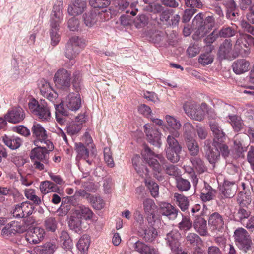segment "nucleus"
<instances>
[{
    "instance_id": "nucleus-33",
    "label": "nucleus",
    "mask_w": 254,
    "mask_h": 254,
    "mask_svg": "<svg viewBox=\"0 0 254 254\" xmlns=\"http://www.w3.org/2000/svg\"><path fill=\"white\" fill-rule=\"evenodd\" d=\"M2 140L6 146L12 150L18 148L22 143L21 138L15 136H5L3 137Z\"/></svg>"
},
{
    "instance_id": "nucleus-25",
    "label": "nucleus",
    "mask_w": 254,
    "mask_h": 254,
    "mask_svg": "<svg viewBox=\"0 0 254 254\" xmlns=\"http://www.w3.org/2000/svg\"><path fill=\"white\" fill-rule=\"evenodd\" d=\"M86 7V2L83 0H77L72 1L68 6L67 10L69 15L76 16L81 14Z\"/></svg>"
},
{
    "instance_id": "nucleus-30",
    "label": "nucleus",
    "mask_w": 254,
    "mask_h": 254,
    "mask_svg": "<svg viewBox=\"0 0 254 254\" xmlns=\"http://www.w3.org/2000/svg\"><path fill=\"white\" fill-rule=\"evenodd\" d=\"M135 251L141 254H158V251L154 247L148 246L138 241L133 244Z\"/></svg>"
},
{
    "instance_id": "nucleus-58",
    "label": "nucleus",
    "mask_w": 254,
    "mask_h": 254,
    "mask_svg": "<svg viewBox=\"0 0 254 254\" xmlns=\"http://www.w3.org/2000/svg\"><path fill=\"white\" fill-rule=\"evenodd\" d=\"M148 23V17L144 14L137 16L134 20L136 28L140 29L146 26Z\"/></svg>"
},
{
    "instance_id": "nucleus-42",
    "label": "nucleus",
    "mask_w": 254,
    "mask_h": 254,
    "mask_svg": "<svg viewBox=\"0 0 254 254\" xmlns=\"http://www.w3.org/2000/svg\"><path fill=\"white\" fill-rule=\"evenodd\" d=\"M194 169L199 173L201 174L206 172L207 170L203 160L199 157H191L190 158Z\"/></svg>"
},
{
    "instance_id": "nucleus-19",
    "label": "nucleus",
    "mask_w": 254,
    "mask_h": 254,
    "mask_svg": "<svg viewBox=\"0 0 254 254\" xmlns=\"http://www.w3.org/2000/svg\"><path fill=\"white\" fill-rule=\"evenodd\" d=\"M223 188L220 195L222 199L233 197L236 193L238 186L234 181L225 180Z\"/></svg>"
},
{
    "instance_id": "nucleus-62",
    "label": "nucleus",
    "mask_w": 254,
    "mask_h": 254,
    "mask_svg": "<svg viewBox=\"0 0 254 254\" xmlns=\"http://www.w3.org/2000/svg\"><path fill=\"white\" fill-rule=\"evenodd\" d=\"M166 157L171 162L175 163L178 162L180 159L181 152H174L173 151L165 149Z\"/></svg>"
},
{
    "instance_id": "nucleus-26",
    "label": "nucleus",
    "mask_w": 254,
    "mask_h": 254,
    "mask_svg": "<svg viewBox=\"0 0 254 254\" xmlns=\"http://www.w3.org/2000/svg\"><path fill=\"white\" fill-rule=\"evenodd\" d=\"M34 223V220L32 217H29L26 219H23L22 223L17 221H12L10 223L11 227L15 234L16 233H22L25 232L28 227Z\"/></svg>"
},
{
    "instance_id": "nucleus-36",
    "label": "nucleus",
    "mask_w": 254,
    "mask_h": 254,
    "mask_svg": "<svg viewBox=\"0 0 254 254\" xmlns=\"http://www.w3.org/2000/svg\"><path fill=\"white\" fill-rule=\"evenodd\" d=\"M40 190L41 192L43 194L51 192H56L59 191V188L56 185L48 181L41 182L40 185Z\"/></svg>"
},
{
    "instance_id": "nucleus-15",
    "label": "nucleus",
    "mask_w": 254,
    "mask_h": 254,
    "mask_svg": "<svg viewBox=\"0 0 254 254\" xmlns=\"http://www.w3.org/2000/svg\"><path fill=\"white\" fill-rule=\"evenodd\" d=\"M208 224L212 231L222 232L224 229V217L218 212L213 213L209 216Z\"/></svg>"
},
{
    "instance_id": "nucleus-11",
    "label": "nucleus",
    "mask_w": 254,
    "mask_h": 254,
    "mask_svg": "<svg viewBox=\"0 0 254 254\" xmlns=\"http://www.w3.org/2000/svg\"><path fill=\"white\" fill-rule=\"evenodd\" d=\"M218 56L221 60H231L238 56L237 52L233 50V44L230 39H225L220 45Z\"/></svg>"
},
{
    "instance_id": "nucleus-17",
    "label": "nucleus",
    "mask_w": 254,
    "mask_h": 254,
    "mask_svg": "<svg viewBox=\"0 0 254 254\" xmlns=\"http://www.w3.org/2000/svg\"><path fill=\"white\" fill-rule=\"evenodd\" d=\"M64 102L65 106L72 111L78 110L81 105L80 96L78 93H70Z\"/></svg>"
},
{
    "instance_id": "nucleus-59",
    "label": "nucleus",
    "mask_w": 254,
    "mask_h": 254,
    "mask_svg": "<svg viewBox=\"0 0 254 254\" xmlns=\"http://www.w3.org/2000/svg\"><path fill=\"white\" fill-rule=\"evenodd\" d=\"M76 211L77 214L80 215L81 217H83L86 220H90L92 218L93 214L90 209L83 206H80Z\"/></svg>"
},
{
    "instance_id": "nucleus-10",
    "label": "nucleus",
    "mask_w": 254,
    "mask_h": 254,
    "mask_svg": "<svg viewBox=\"0 0 254 254\" xmlns=\"http://www.w3.org/2000/svg\"><path fill=\"white\" fill-rule=\"evenodd\" d=\"M71 72L64 68L59 69L55 73L54 81L55 84L63 89H67L71 85Z\"/></svg>"
},
{
    "instance_id": "nucleus-7",
    "label": "nucleus",
    "mask_w": 254,
    "mask_h": 254,
    "mask_svg": "<svg viewBox=\"0 0 254 254\" xmlns=\"http://www.w3.org/2000/svg\"><path fill=\"white\" fill-rule=\"evenodd\" d=\"M251 36L246 33H240L237 36V40L234 45L235 52L242 57H247L250 53V41Z\"/></svg>"
},
{
    "instance_id": "nucleus-35",
    "label": "nucleus",
    "mask_w": 254,
    "mask_h": 254,
    "mask_svg": "<svg viewBox=\"0 0 254 254\" xmlns=\"http://www.w3.org/2000/svg\"><path fill=\"white\" fill-rule=\"evenodd\" d=\"M189 106L190 105L187 106L188 107H187L188 109L186 110L188 111V116L198 121H201L203 120L204 117V111L200 105L198 104V105H196L194 111L190 112L189 109ZM186 108H187V107Z\"/></svg>"
},
{
    "instance_id": "nucleus-54",
    "label": "nucleus",
    "mask_w": 254,
    "mask_h": 254,
    "mask_svg": "<svg viewBox=\"0 0 254 254\" xmlns=\"http://www.w3.org/2000/svg\"><path fill=\"white\" fill-rule=\"evenodd\" d=\"M103 152L104 160L107 166L110 168L114 167L115 166V163L113 160L111 148L110 147H105Z\"/></svg>"
},
{
    "instance_id": "nucleus-31",
    "label": "nucleus",
    "mask_w": 254,
    "mask_h": 254,
    "mask_svg": "<svg viewBox=\"0 0 254 254\" xmlns=\"http://www.w3.org/2000/svg\"><path fill=\"white\" fill-rule=\"evenodd\" d=\"M141 158L139 156H134L132 160V164L137 174L142 178H147L149 176V171L147 168L140 164Z\"/></svg>"
},
{
    "instance_id": "nucleus-39",
    "label": "nucleus",
    "mask_w": 254,
    "mask_h": 254,
    "mask_svg": "<svg viewBox=\"0 0 254 254\" xmlns=\"http://www.w3.org/2000/svg\"><path fill=\"white\" fill-rule=\"evenodd\" d=\"M59 241L64 249H69L72 246V241L68 233L66 231L63 230L60 232Z\"/></svg>"
},
{
    "instance_id": "nucleus-32",
    "label": "nucleus",
    "mask_w": 254,
    "mask_h": 254,
    "mask_svg": "<svg viewBox=\"0 0 254 254\" xmlns=\"http://www.w3.org/2000/svg\"><path fill=\"white\" fill-rule=\"evenodd\" d=\"M143 210L148 217L154 218L157 206L154 201L150 198H145L143 201Z\"/></svg>"
},
{
    "instance_id": "nucleus-40",
    "label": "nucleus",
    "mask_w": 254,
    "mask_h": 254,
    "mask_svg": "<svg viewBox=\"0 0 254 254\" xmlns=\"http://www.w3.org/2000/svg\"><path fill=\"white\" fill-rule=\"evenodd\" d=\"M229 123L235 132H239L243 128L244 124L241 117L237 115H228Z\"/></svg>"
},
{
    "instance_id": "nucleus-46",
    "label": "nucleus",
    "mask_w": 254,
    "mask_h": 254,
    "mask_svg": "<svg viewBox=\"0 0 254 254\" xmlns=\"http://www.w3.org/2000/svg\"><path fill=\"white\" fill-rule=\"evenodd\" d=\"M68 226L71 230L76 233H79L82 229L81 218L77 216H71L68 222Z\"/></svg>"
},
{
    "instance_id": "nucleus-27",
    "label": "nucleus",
    "mask_w": 254,
    "mask_h": 254,
    "mask_svg": "<svg viewBox=\"0 0 254 254\" xmlns=\"http://www.w3.org/2000/svg\"><path fill=\"white\" fill-rule=\"evenodd\" d=\"M232 68L235 73L241 74L249 70L250 63L245 59H239L233 63Z\"/></svg>"
},
{
    "instance_id": "nucleus-12",
    "label": "nucleus",
    "mask_w": 254,
    "mask_h": 254,
    "mask_svg": "<svg viewBox=\"0 0 254 254\" xmlns=\"http://www.w3.org/2000/svg\"><path fill=\"white\" fill-rule=\"evenodd\" d=\"M34 206L27 201L23 202L15 206L12 210L13 216L17 218H23L25 219L31 215L33 211Z\"/></svg>"
},
{
    "instance_id": "nucleus-5",
    "label": "nucleus",
    "mask_w": 254,
    "mask_h": 254,
    "mask_svg": "<svg viewBox=\"0 0 254 254\" xmlns=\"http://www.w3.org/2000/svg\"><path fill=\"white\" fill-rule=\"evenodd\" d=\"M63 18V13L52 12L50 18V34L51 40V44L56 45L60 39L59 25Z\"/></svg>"
},
{
    "instance_id": "nucleus-51",
    "label": "nucleus",
    "mask_w": 254,
    "mask_h": 254,
    "mask_svg": "<svg viewBox=\"0 0 254 254\" xmlns=\"http://www.w3.org/2000/svg\"><path fill=\"white\" fill-rule=\"evenodd\" d=\"M192 227V222L187 216H183L182 220L178 224V228L182 231H187Z\"/></svg>"
},
{
    "instance_id": "nucleus-47",
    "label": "nucleus",
    "mask_w": 254,
    "mask_h": 254,
    "mask_svg": "<svg viewBox=\"0 0 254 254\" xmlns=\"http://www.w3.org/2000/svg\"><path fill=\"white\" fill-rule=\"evenodd\" d=\"M251 212L248 210L247 207L239 206L235 215V218L238 221L242 222L244 220L248 218Z\"/></svg>"
},
{
    "instance_id": "nucleus-23",
    "label": "nucleus",
    "mask_w": 254,
    "mask_h": 254,
    "mask_svg": "<svg viewBox=\"0 0 254 254\" xmlns=\"http://www.w3.org/2000/svg\"><path fill=\"white\" fill-rule=\"evenodd\" d=\"M147 127V125L144 126L148 140L153 145L160 148L162 145L161 141V133L157 129H150L148 128Z\"/></svg>"
},
{
    "instance_id": "nucleus-14",
    "label": "nucleus",
    "mask_w": 254,
    "mask_h": 254,
    "mask_svg": "<svg viewBox=\"0 0 254 254\" xmlns=\"http://www.w3.org/2000/svg\"><path fill=\"white\" fill-rule=\"evenodd\" d=\"M142 155L145 160L155 172L160 173L161 171V167L158 161L153 158L155 156V153L147 146H144V150L142 152Z\"/></svg>"
},
{
    "instance_id": "nucleus-61",
    "label": "nucleus",
    "mask_w": 254,
    "mask_h": 254,
    "mask_svg": "<svg viewBox=\"0 0 254 254\" xmlns=\"http://www.w3.org/2000/svg\"><path fill=\"white\" fill-rule=\"evenodd\" d=\"M95 10H92L84 15V23L88 27H92L95 23Z\"/></svg>"
},
{
    "instance_id": "nucleus-60",
    "label": "nucleus",
    "mask_w": 254,
    "mask_h": 254,
    "mask_svg": "<svg viewBox=\"0 0 254 254\" xmlns=\"http://www.w3.org/2000/svg\"><path fill=\"white\" fill-rule=\"evenodd\" d=\"M219 37L222 38H229L234 36L236 34V31L231 27H223L218 31Z\"/></svg>"
},
{
    "instance_id": "nucleus-56",
    "label": "nucleus",
    "mask_w": 254,
    "mask_h": 254,
    "mask_svg": "<svg viewBox=\"0 0 254 254\" xmlns=\"http://www.w3.org/2000/svg\"><path fill=\"white\" fill-rule=\"evenodd\" d=\"M103 191L105 194H110L114 187L113 179L110 177H106L103 180Z\"/></svg>"
},
{
    "instance_id": "nucleus-63",
    "label": "nucleus",
    "mask_w": 254,
    "mask_h": 254,
    "mask_svg": "<svg viewBox=\"0 0 254 254\" xmlns=\"http://www.w3.org/2000/svg\"><path fill=\"white\" fill-rule=\"evenodd\" d=\"M38 86L40 92L43 96L45 95L46 94L47 95V93L51 91L52 89L49 82L44 79L39 81Z\"/></svg>"
},
{
    "instance_id": "nucleus-3",
    "label": "nucleus",
    "mask_w": 254,
    "mask_h": 254,
    "mask_svg": "<svg viewBox=\"0 0 254 254\" xmlns=\"http://www.w3.org/2000/svg\"><path fill=\"white\" fill-rule=\"evenodd\" d=\"M213 147L210 145V140H206L204 142V149L205 151V156L209 162L212 164L213 167L218 161L220 158V154L224 157H226L229 154V150L228 147H227V150L224 152L221 147H217L212 144Z\"/></svg>"
},
{
    "instance_id": "nucleus-9",
    "label": "nucleus",
    "mask_w": 254,
    "mask_h": 254,
    "mask_svg": "<svg viewBox=\"0 0 254 254\" xmlns=\"http://www.w3.org/2000/svg\"><path fill=\"white\" fill-rule=\"evenodd\" d=\"M210 129L212 132L213 138V145L217 147H221L224 152L227 150L228 146L224 144L226 135L218 124L215 122L211 121L209 123Z\"/></svg>"
},
{
    "instance_id": "nucleus-41",
    "label": "nucleus",
    "mask_w": 254,
    "mask_h": 254,
    "mask_svg": "<svg viewBox=\"0 0 254 254\" xmlns=\"http://www.w3.org/2000/svg\"><path fill=\"white\" fill-rule=\"evenodd\" d=\"M90 237L88 235H83L79 240L77 247L81 254H84L88 250L90 245Z\"/></svg>"
},
{
    "instance_id": "nucleus-8",
    "label": "nucleus",
    "mask_w": 254,
    "mask_h": 254,
    "mask_svg": "<svg viewBox=\"0 0 254 254\" xmlns=\"http://www.w3.org/2000/svg\"><path fill=\"white\" fill-rule=\"evenodd\" d=\"M33 136L35 138L34 144L38 146L40 143L48 145L49 150H52L54 148L52 143L48 139L46 131L43 127L39 124H34L32 127Z\"/></svg>"
},
{
    "instance_id": "nucleus-48",
    "label": "nucleus",
    "mask_w": 254,
    "mask_h": 254,
    "mask_svg": "<svg viewBox=\"0 0 254 254\" xmlns=\"http://www.w3.org/2000/svg\"><path fill=\"white\" fill-rule=\"evenodd\" d=\"M176 184L177 188L181 191H188L191 188L190 181L182 177H178L176 179Z\"/></svg>"
},
{
    "instance_id": "nucleus-50",
    "label": "nucleus",
    "mask_w": 254,
    "mask_h": 254,
    "mask_svg": "<svg viewBox=\"0 0 254 254\" xmlns=\"http://www.w3.org/2000/svg\"><path fill=\"white\" fill-rule=\"evenodd\" d=\"M168 125L172 128L173 131H178L181 127L180 122L174 116L167 115L165 117Z\"/></svg>"
},
{
    "instance_id": "nucleus-45",
    "label": "nucleus",
    "mask_w": 254,
    "mask_h": 254,
    "mask_svg": "<svg viewBox=\"0 0 254 254\" xmlns=\"http://www.w3.org/2000/svg\"><path fill=\"white\" fill-rule=\"evenodd\" d=\"M157 235V230L153 227H150L143 230L142 236L146 242H151L155 239Z\"/></svg>"
},
{
    "instance_id": "nucleus-52",
    "label": "nucleus",
    "mask_w": 254,
    "mask_h": 254,
    "mask_svg": "<svg viewBox=\"0 0 254 254\" xmlns=\"http://www.w3.org/2000/svg\"><path fill=\"white\" fill-rule=\"evenodd\" d=\"M75 150L77 153V157L86 159L89 156V152L85 146L81 143H75Z\"/></svg>"
},
{
    "instance_id": "nucleus-16",
    "label": "nucleus",
    "mask_w": 254,
    "mask_h": 254,
    "mask_svg": "<svg viewBox=\"0 0 254 254\" xmlns=\"http://www.w3.org/2000/svg\"><path fill=\"white\" fill-rule=\"evenodd\" d=\"M180 234L177 230H172L166 234L165 238L166 243L172 252L177 251L179 250L180 247Z\"/></svg>"
},
{
    "instance_id": "nucleus-49",
    "label": "nucleus",
    "mask_w": 254,
    "mask_h": 254,
    "mask_svg": "<svg viewBox=\"0 0 254 254\" xmlns=\"http://www.w3.org/2000/svg\"><path fill=\"white\" fill-rule=\"evenodd\" d=\"M237 202L239 206L246 207L250 204L251 198L249 195L241 191L237 195Z\"/></svg>"
},
{
    "instance_id": "nucleus-22",
    "label": "nucleus",
    "mask_w": 254,
    "mask_h": 254,
    "mask_svg": "<svg viewBox=\"0 0 254 254\" xmlns=\"http://www.w3.org/2000/svg\"><path fill=\"white\" fill-rule=\"evenodd\" d=\"M5 120L12 123H17L22 121L25 118L23 110L18 107L13 108L4 116Z\"/></svg>"
},
{
    "instance_id": "nucleus-4",
    "label": "nucleus",
    "mask_w": 254,
    "mask_h": 254,
    "mask_svg": "<svg viewBox=\"0 0 254 254\" xmlns=\"http://www.w3.org/2000/svg\"><path fill=\"white\" fill-rule=\"evenodd\" d=\"M233 237L240 249L245 253L252 251V242L251 238L245 229L238 228L235 230Z\"/></svg>"
},
{
    "instance_id": "nucleus-18",
    "label": "nucleus",
    "mask_w": 254,
    "mask_h": 254,
    "mask_svg": "<svg viewBox=\"0 0 254 254\" xmlns=\"http://www.w3.org/2000/svg\"><path fill=\"white\" fill-rule=\"evenodd\" d=\"M159 212L163 216L167 217L170 220L175 219L179 212L178 209L171 204L161 202L159 204Z\"/></svg>"
},
{
    "instance_id": "nucleus-1",
    "label": "nucleus",
    "mask_w": 254,
    "mask_h": 254,
    "mask_svg": "<svg viewBox=\"0 0 254 254\" xmlns=\"http://www.w3.org/2000/svg\"><path fill=\"white\" fill-rule=\"evenodd\" d=\"M215 23V19L213 16H207L204 20L202 14H197L192 22L193 28L196 30L194 37L196 36L197 39L203 37L214 27ZM193 38L195 39V37Z\"/></svg>"
},
{
    "instance_id": "nucleus-43",
    "label": "nucleus",
    "mask_w": 254,
    "mask_h": 254,
    "mask_svg": "<svg viewBox=\"0 0 254 254\" xmlns=\"http://www.w3.org/2000/svg\"><path fill=\"white\" fill-rule=\"evenodd\" d=\"M149 175L147 178H143L144 179L146 186L150 190L151 195L153 197H157L159 195V186L154 181L149 179Z\"/></svg>"
},
{
    "instance_id": "nucleus-29",
    "label": "nucleus",
    "mask_w": 254,
    "mask_h": 254,
    "mask_svg": "<svg viewBox=\"0 0 254 254\" xmlns=\"http://www.w3.org/2000/svg\"><path fill=\"white\" fill-rule=\"evenodd\" d=\"M135 251L141 254H158V251L154 247L148 246L138 241L133 244Z\"/></svg>"
},
{
    "instance_id": "nucleus-44",
    "label": "nucleus",
    "mask_w": 254,
    "mask_h": 254,
    "mask_svg": "<svg viewBox=\"0 0 254 254\" xmlns=\"http://www.w3.org/2000/svg\"><path fill=\"white\" fill-rule=\"evenodd\" d=\"M79 197H81L86 199L89 203H90L93 207L95 205V198L93 195L88 193L84 190H79L76 191L75 194L72 196V198L77 199Z\"/></svg>"
},
{
    "instance_id": "nucleus-21",
    "label": "nucleus",
    "mask_w": 254,
    "mask_h": 254,
    "mask_svg": "<svg viewBox=\"0 0 254 254\" xmlns=\"http://www.w3.org/2000/svg\"><path fill=\"white\" fill-rule=\"evenodd\" d=\"M217 194L216 190L213 189L208 183L204 182L203 187L200 190V198L203 202L213 200Z\"/></svg>"
},
{
    "instance_id": "nucleus-53",
    "label": "nucleus",
    "mask_w": 254,
    "mask_h": 254,
    "mask_svg": "<svg viewBox=\"0 0 254 254\" xmlns=\"http://www.w3.org/2000/svg\"><path fill=\"white\" fill-rule=\"evenodd\" d=\"M194 130V126L190 122L185 123L183 126L184 139L193 138L192 135Z\"/></svg>"
},
{
    "instance_id": "nucleus-34",
    "label": "nucleus",
    "mask_w": 254,
    "mask_h": 254,
    "mask_svg": "<svg viewBox=\"0 0 254 254\" xmlns=\"http://www.w3.org/2000/svg\"><path fill=\"white\" fill-rule=\"evenodd\" d=\"M206 48L208 52L201 54L198 59L199 63L204 66L212 63L214 60V56L211 53V51L214 49L213 46L208 45Z\"/></svg>"
},
{
    "instance_id": "nucleus-55",
    "label": "nucleus",
    "mask_w": 254,
    "mask_h": 254,
    "mask_svg": "<svg viewBox=\"0 0 254 254\" xmlns=\"http://www.w3.org/2000/svg\"><path fill=\"white\" fill-rule=\"evenodd\" d=\"M25 195L28 199L33 201L36 205H39L41 203L40 198L36 195L34 189H26Z\"/></svg>"
},
{
    "instance_id": "nucleus-2",
    "label": "nucleus",
    "mask_w": 254,
    "mask_h": 254,
    "mask_svg": "<svg viewBox=\"0 0 254 254\" xmlns=\"http://www.w3.org/2000/svg\"><path fill=\"white\" fill-rule=\"evenodd\" d=\"M30 111L42 121H48L51 117L50 109L45 101H37L33 99L28 103Z\"/></svg>"
},
{
    "instance_id": "nucleus-13",
    "label": "nucleus",
    "mask_w": 254,
    "mask_h": 254,
    "mask_svg": "<svg viewBox=\"0 0 254 254\" xmlns=\"http://www.w3.org/2000/svg\"><path fill=\"white\" fill-rule=\"evenodd\" d=\"M42 144V145H40L38 144L37 147L31 151V158L36 159L42 161L46 165H48V153L50 150L48 149V145Z\"/></svg>"
},
{
    "instance_id": "nucleus-28",
    "label": "nucleus",
    "mask_w": 254,
    "mask_h": 254,
    "mask_svg": "<svg viewBox=\"0 0 254 254\" xmlns=\"http://www.w3.org/2000/svg\"><path fill=\"white\" fill-rule=\"evenodd\" d=\"M194 228L201 236L208 235L207 221L201 216L196 217L193 224Z\"/></svg>"
},
{
    "instance_id": "nucleus-64",
    "label": "nucleus",
    "mask_w": 254,
    "mask_h": 254,
    "mask_svg": "<svg viewBox=\"0 0 254 254\" xmlns=\"http://www.w3.org/2000/svg\"><path fill=\"white\" fill-rule=\"evenodd\" d=\"M57 249L56 245L53 242H49L45 244L44 247L40 250V254H52Z\"/></svg>"
},
{
    "instance_id": "nucleus-20",
    "label": "nucleus",
    "mask_w": 254,
    "mask_h": 254,
    "mask_svg": "<svg viewBox=\"0 0 254 254\" xmlns=\"http://www.w3.org/2000/svg\"><path fill=\"white\" fill-rule=\"evenodd\" d=\"M180 133L178 131H172L167 138V145L165 149L171 150L174 152H181L182 146L176 138H178Z\"/></svg>"
},
{
    "instance_id": "nucleus-24",
    "label": "nucleus",
    "mask_w": 254,
    "mask_h": 254,
    "mask_svg": "<svg viewBox=\"0 0 254 254\" xmlns=\"http://www.w3.org/2000/svg\"><path fill=\"white\" fill-rule=\"evenodd\" d=\"M44 231L43 229L35 227L28 232L26 239L30 243L37 244L44 238Z\"/></svg>"
},
{
    "instance_id": "nucleus-57",
    "label": "nucleus",
    "mask_w": 254,
    "mask_h": 254,
    "mask_svg": "<svg viewBox=\"0 0 254 254\" xmlns=\"http://www.w3.org/2000/svg\"><path fill=\"white\" fill-rule=\"evenodd\" d=\"M57 222L53 217L47 218L44 221V227L48 231L54 232L57 228Z\"/></svg>"
},
{
    "instance_id": "nucleus-38",
    "label": "nucleus",
    "mask_w": 254,
    "mask_h": 254,
    "mask_svg": "<svg viewBox=\"0 0 254 254\" xmlns=\"http://www.w3.org/2000/svg\"><path fill=\"white\" fill-rule=\"evenodd\" d=\"M174 198L182 211H185L188 209L189 206V201L188 197L182 194L176 192L174 194Z\"/></svg>"
},
{
    "instance_id": "nucleus-6",
    "label": "nucleus",
    "mask_w": 254,
    "mask_h": 254,
    "mask_svg": "<svg viewBox=\"0 0 254 254\" xmlns=\"http://www.w3.org/2000/svg\"><path fill=\"white\" fill-rule=\"evenodd\" d=\"M84 45L83 40L77 36L70 38L66 44L64 51L65 56L69 60L75 58Z\"/></svg>"
},
{
    "instance_id": "nucleus-37",
    "label": "nucleus",
    "mask_w": 254,
    "mask_h": 254,
    "mask_svg": "<svg viewBox=\"0 0 254 254\" xmlns=\"http://www.w3.org/2000/svg\"><path fill=\"white\" fill-rule=\"evenodd\" d=\"M185 141L190 154L193 156H196L199 151V147L196 140L193 137L186 139Z\"/></svg>"
}]
</instances>
